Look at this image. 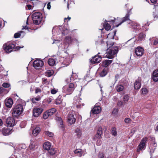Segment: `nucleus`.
<instances>
[{
  "label": "nucleus",
  "instance_id": "obj_1",
  "mask_svg": "<svg viewBox=\"0 0 158 158\" xmlns=\"http://www.w3.org/2000/svg\"><path fill=\"white\" fill-rule=\"evenodd\" d=\"M118 52V48L117 47H110L107 50L105 57L109 59H112L114 57V55Z\"/></svg>",
  "mask_w": 158,
  "mask_h": 158
},
{
  "label": "nucleus",
  "instance_id": "obj_2",
  "mask_svg": "<svg viewBox=\"0 0 158 158\" xmlns=\"http://www.w3.org/2000/svg\"><path fill=\"white\" fill-rule=\"evenodd\" d=\"M15 46L14 44H8L4 45L3 48L6 52L9 53L12 51H16L15 49L19 50L20 48H22L23 47V46H17L15 48Z\"/></svg>",
  "mask_w": 158,
  "mask_h": 158
},
{
  "label": "nucleus",
  "instance_id": "obj_3",
  "mask_svg": "<svg viewBox=\"0 0 158 158\" xmlns=\"http://www.w3.org/2000/svg\"><path fill=\"white\" fill-rule=\"evenodd\" d=\"M76 85L73 83L67 84L63 87L62 92L67 94H70L73 91Z\"/></svg>",
  "mask_w": 158,
  "mask_h": 158
},
{
  "label": "nucleus",
  "instance_id": "obj_4",
  "mask_svg": "<svg viewBox=\"0 0 158 158\" xmlns=\"http://www.w3.org/2000/svg\"><path fill=\"white\" fill-rule=\"evenodd\" d=\"M32 18L34 23L35 24H39L42 19V14L38 12L34 13L32 15Z\"/></svg>",
  "mask_w": 158,
  "mask_h": 158
},
{
  "label": "nucleus",
  "instance_id": "obj_5",
  "mask_svg": "<svg viewBox=\"0 0 158 158\" xmlns=\"http://www.w3.org/2000/svg\"><path fill=\"white\" fill-rule=\"evenodd\" d=\"M23 106L21 104H18L13 109L12 114L14 116L16 117L22 113L23 111Z\"/></svg>",
  "mask_w": 158,
  "mask_h": 158
},
{
  "label": "nucleus",
  "instance_id": "obj_6",
  "mask_svg": "<svg viewBox=\"0 0 158 158\" xmlns=\"http://www.w3.org/2000/svg\"><path fill=\"white\" fill-rule=\"evenodd\" d=\"M148 138L145 137L142 139L137 149V152H139L140 151L144 150L146 147V143L147 141Z\"/></svg>",
  "mask_w": 158,
  "mask_h": 158
},
{
  "label": "nucleus",
  "instance_id": "obj_7",
  "mask_svg": "<svg viewBox=\"0 0 158 158\" xmlns=\"http://www.w3.org/2000/svg\"><path fill=\"white\" fill-rule=\"evenodd\" d=\"M44 64L42 60H36L34 61L33 63V67L37 69H40Z\"/></svg>",
  "mask_w": 158,
  "mask_h": 158
},
{
  "label": "nucleus",
  "instance_id": "obj_8",
  "mask_svg": "<svg viewBox=\"0 0 158 158\" xmlns=\"http://www.w3.org/2000/svg\"><path fill=\"white\" fill-rule=\"evenodd\" d=\"M64 42L68 44L69 46V45L72 43H74L75 42L76 44H78V41L75 38L71 37L70 36H68L66 37Z\"/></svg>",
  "mask_w": 158,
  "mask_h": 158
},
{
  "label": "nucleus",
  "instance_id": "obj_9",
  "mask_svg": "<svg viewBox=\"0 0 158 158\" xmlns=\"http://www.w3.org/2000/svg\"><path fill=\"white\" fill-rule=\"evenodd\" d=\"M6 126L10 127L14 126L16 124L15 119L13 117H9L6 120Z\"/></svg>",
  "mask_w": 158,
  "mask_h": 158
},
{
  "label": "nucleus",
  "instance_id": "obj_10",
  "mask_svg": "<svg viewBox=\"0 0 158 158\" xmlns=\"http://www.w3.org/2000/svg\"><path fill=\"white\" fill-rule=\"evenodd\" d=\"M128 23L130 25L129 27L135 30H138L140 29V26L139 24L134 23L131 20H129Z\"/></svg>",
  "mask_w": 158,
  "mask_h": 158
},
{
  "label": "nucleus",
  "instance_id": "obj_11",
  "mask_svg": "<svg viewBox=\"0 0 158 158\" xmlns=\"http://www.w3.org/2000/svg\"><path fill=\"white\" fill-rule=\"evenodd\" d=\"M68 122L71 124L74 123L76 121V119L74 114L72 113L69 112L68 115Z\"/></svg>",
  "mask_w": 158,
  "mask_h": 158
},
{
  "label": "nucleus",
  "instance_id": "obj_12",
  "mask_svg": "<svg viewBox=\"0 0 158 158\" xmlns=\"http://www.w3.org/2000/svg\"><path fill=\"white\" fill-rule=\"evenodd\" d=\"M1 131L3 135H7L10 134L13 131L12 129L8 128V127H4L2 128Z\"/></svg>",
  "mask_w": 158,
  "mask_h": 158
},
{
  "label": "nucleus",
  "instance_id": "obj_13",
  "mask_svg": "<svg viewBox=\"0 0 158 158\" xmlns=\"http://www.w3.org/2000/svg\"><path fill=\"white\" fill-rule=\"evenodd\" d=\"M152 142L151 144L150 145V151L151 152H154L155 150L156 149V147L157 146V144L156 142L155 141V138L152 137Z\"/></svg>",
  "mask_w": 158,
  "mask_h": 158
},
{
  "label": "nucleus",
  "instance_id": "obj_14",
  "mask_svg": "<svg viewBox=\"0 0 158 158\" xmlns=\"http://www.w3.org/2000/svg\"><path fill=\"white\" fill-rule=\"evenodd\" d=\"M141 78L140 77H139L136 80L134 84V87L135 89H139L140 88L141 86Z\"/></svg>",
  "mask_w": 158,
  "mask_h": 158
},
{
  "label": "nucleus",
  "instance_id": "obj_15",
  "mask_svg": "<svg viewBox=\"0 0 158 158\" xmlns=\"http://www.w3.org/2000/svg\"><path fill=\"white\" fill-rule=\"evenodd\" d=\"M60 57L57 56L55 59L53 58H50L48 61V63L49 65L52 66L55 65L56 63L58 62V60L59 59Z\"/></svg>",
  "mask_w": 158,
  "mask_h": 158
},
{
  "label": "nucleus",
  "instance_id": "obj_16",
  "mask_svg": "<svg viewBox=\"0 0 158 158\" xmlns=\"http://www.w3.org/2000/svg\"><path fill=\"white\" fill-rule=\"evenodd\" d=\"M43 110L41 108H36L34 109L33 111L34 116L35 117H38L42 112Z\"/></svg>",
  "mask_w": 158,
  "mask_h": 158
},
{
  "label": "nucleus",
  "instance_id": "obj_17",
  "mask_svg": "<svg viewBox=\"0 0 158 158\" xmlns=\"http://www.w3.org/2000/svg\"><path fill=\"white\" fill-rule=\"evenodd\" d=\"M81 98H80L77 96L75 97L74 98V101L73 102V104L76 105V107L77 108H79L80 107L81 105L80 102H81Z\"/></svg>",
  "mask_w": 158,
  "mask_h": 158
},
{
  "label": "nucleus",
  "instance_id": "obj_18",
  "mask_svg": "<svg viewBox=\"0 0 158 158\" xmlns=\"http://www.w3.org/2000/svg\"><path fill=\"white\" fill-rule=\"evenodd\" d=\"M101 56L98 55H96L94 57L92 58L90 61L91 63L93 64L98 63L101 61Z\"/></svg>",
  "mask_w": 158,
  "mask_h": 158
},
{
  "label": "nucleus",
  "instance_id": "obj_19",
  "mask_svg": "<svg viewBox=\"0 0 158 158\" xmlns=\"http://www.w3.org/2000/svg\"><path fill=\"white\" fill-rule=\"evenodd\" d=\"M136 55L138 56H141L143 52V49L141 47H139L135 50Z\"/></svg>",
  "mask_w": 158,
  "mask_h": 158
},
{
  "label": "nucleus",
  "instance_id": "obj_20",
  "mask_svg": "<svg viewBox=\"0 0 158 158\" xmlns=\"http://www.w3.org/2000/svg\"><path fill=\"white\" fill-rule=\"evenodd\" d=\"M150 44H152L155 46H156L158 45V38L156 37H152L150 38L149 39Z\"/></svg>",
  "mask_w": 158,
  "mask_h": 158
},
{
  "label": "nucleus",
  "instance_id": "obj_21",
  "mask_svg": "<svg viewBox=\"0 0 158 158\" xmlns=\"http://www.w3.org/2000/svg\"><path fill=\"white\" fill-rule=\"evenodd\" d=\"M131 13L130 12H128L126 15V16L122 18V22L119 24L117 25H115V26L114 25V27H118L119 25L121 24L122 23L125 22V21L128 20L129 19V17Z\"/></svg>",
  "mask_w": 158,
  "mask_h": 158
},
{
  "label": "nucleus",
  "instance_id": "obj_22",
  "mask_svg": "<svg viewBox=\"0 0 158 158\" xmlns=\"http://www.w3.org/2000/svg\"><path fill=\"white\" fill-rule=\"evenodd\" d=\"M5 102L6 107L9 108L11 107L13 104V101L12 99L10 98H6Z\"/></svg>",
  "mask_w": 158,
  "mask_h": 158
},
{
  "label": "nucleus",
  "instance_id": "obj_23",
  "mask_svg": "<svg viewBox=\"0 0 158 158\" xmlns=\"http://www.w3.org/2000/svg\"><path fill=\"white\" fill-rule=\"evenodd\" d=\"M101 108L99 106H95L91 110V112L93 114H98L101 111Z\"/></svg>",
  "mask_w": 158,
  "mask_h": 158
},
{
  "label": "nucleus",
  "instance_id": "obj_24",
  "mask_svg": "<svg viewBox=\"0 0 158 158\" xmlns=\"http://www.w3.org/2000/svg\"><path fill=\"white\" fill-rule=\"evenodd\" d=\"M152 79L155 82L158 81V69L155 70L153 73Z\"/></svg>",
  "mask_w": 158,
  "mask_h": 158
},
{
  "label": "nucleus",
  "instance_id": "obj_25",
  "mask_svg": "<svg viewBox=\"0 0 158 158\" xmlns=\"http://www.w3.org/2000/svg\"><path fill=\"white\" fill-rule=\"evenodd\" d=\"M68 47V45L64 42L63 43L60 44V45L58 46V48L60 50L63 51L65 49H67Z\"/></svg>",
  "mask_w": 158,
  "mask_h": 158
},
{
  "label": "nucleus",
  "instance_id": "obj_26",
  "mask_svg": "<svg viewBox=\"0 0 158 158\" xmlns=\"http://www.w3.org/2000/svg\"><path fill=\"white\" fill-rule=\"evenodd\" d=\"M56 152V150L54 148H52L49 149L48 152L50 156H49V158H54L56 156L55 154Z\"/></svg>",
  "mask_w": 158,
  "mask_h": 158
},
{
  "label": "nucleus",
  "instance_id": "obj_27",
  "mask_svg": "<svg viewBox=\"0 0 158 158\" xmlns=\"http://www.w3.org/2000/svg\"><path fill=\"white\" fill-rule=\"evenodd\" d=\"M36 142L35 140H31V143L29 146L30 149L32 151H34L35 147Z\"/></svg>",
  "mask_w": 158,
  "mask_h": 158
},
{
  "label": "nucleus",
  "instance_id": "obj_28",
  "mask_svg": "<svg viewBox=\"0 0 158 158\" xmlns=\"http://www.w3.org/2000/svg\"><path fill=\"white\" fill-rule=\"evenodd\" d=\"M51 144L50 142H45L43 145V148L45 150H48L50 149Z\"/></svg>",
  "mask_w": 158,
  "mask_h": 158
},
{
  "label": "nucleus",
  "instance_id": "obj_29",
  "mask_svg": "<svg viewBox=\"0 0 158 158\" xmlns=\"http://www.w3.org/2000/svg\"><path fill=\"white\" fill-rule=\"evenodd\" d=\"M74 133L75 135L78 138H80L82 135V132L81 129L78 128H77L74 130Z\"/></svg>",
  "mask_w": 158,
  "mask_h": 158
},
{
  "label": "nucleus",
  "instance_id": "obj_30",
  "mask_svg": "<svg viewBox=\"0 0 158 158\" xmlns=\"http://www.w3.org/2000/svg\"><path fill=\"white\" fill-rule=\"evenodd\" d=\"M40 129L38 126L36 127L33 130L32 134L34 136H36L40 132Z\"/></svg>",
  "mask_w": 158,
  "mask_h": 158
},
{
  "label": "nucleus",
  "instance_id": "obj_31",
  "mask_svg": "<svg viewBox=\"0 0 158 158\" xmlns=\"http://www.w3.org/2000/svg\"><path fill=\"white\" fill-rule=\"evenodd\" d=\"M102 133V128L101 127H99L98 128L97 134L95 136L96 137L98 138H100Z\"/></svg>",
  "mask_w": 158,
  "mask_h": 158
},
{
  "label": "nucleus",
  "instance_id": "obj_32",
  "mask_svg": "<svg viewBox=\"0 0 158 158\" xmlns=\"http://www.w3.org/2000/svg\"><path fill=\"white\" fill-rule=\"evenodd\" d=\"M107 68H105L99 74L100 76L102 77H104L107 74Z\"/></svg>",
  "mask_w": 158,
  "mask_h": 158
},
{
  "label": "nucleus",
  "instance_id": "obj_33",
  "mask_svg": "<svg viewBox=\"0 0 158 158\" xmlns=\"http://www.w3.org/2000/svg\"><path fill=\"white\" fill-rule=\"evenodd\" d=\"M74 152L75 154H77V156L79 157L82 156V154L83 153V151L81 149H78L75 150Z\"/></svg>",
  "mask_w": 158,
  "mask_h": 158
},
{
  "label": "nucleus",
  "instance_id": "obj_34",
  "mask_svg": "<svg viewBox=\"0 0 158 158\" xmlns=\"http://www.w3.org/2000/svg\"><path fill=\"white\" fill-rule=\"evenodd\" d=\"M56 119L60 123V125L59 127L60 128H64V126H63V123L61 118L60 117H56Z\"/></svg>",
  "mask_w": 158,
  "mask_h": 158
},
{
  "label": "nucleus",
  "instance_id": "obj_35",
  "mask_svg": "<svg viewBox=\"0 0 158 158\" xmlns=\"http://www.w3.org/2000/svg\"><path fill=\"white\" fill-rule=\"evenodd\" d=\"M145 35L143 32L140 33L138 35V40H142L145 38Z\"/></svg>",
  "mask_w": 158,
  "mask_h": 158
},
{
  "label": "nucleus",
  "instance_id": "obj_36",
  "mask_svg": "<svg viewBox=\"0 0 158 158\" xmlns=\"http://www.w3.org/2000/svg\"><path fill=\"white\" fill-rule=\"evenodd\" d=\"M112 62V60H106L102 63V65L106 68L107 66L109 65Z\"/></svg>",
  "mask_w": 158,
  "mask_h": 158
},
{
  "label": "nucleus",
  "instance_id": "obj_37",
  "mask_svg": "<svg viewBox=\"0 0 158 158\" xmlns=\"http://www.w3.org/2000/svg\"><path fill=\"white\" fill-rule=\"evenodd\" d=\"M115 89L118 92H120L123 91L124 89V87L121 84H118L116 86Z\"/></svg>",
  "mask_w": 158,
  "mask_h": 158
},
{
  "label": "nucleus",
  "instance_id": "obj_38",
  "mask_svg": "<svg viewBox=\"0 0 158 158\" xmlns=\"http://www.w3.org/2000/svg\"><path fill=\"white\" fill-rule=\"evenodd\" d=\"M56 111V109L55 108H53L48 110L46 111L50 116L52 115Z\"/></svg>",
  "mask_w": 158,
  "mask_h": 158
},
{
  "label": "nucleus",
  "instance_id": "obj_39",
  "mask_svg": "<svg viewBox=\"0 0 158 158\" xmlns=\"http://www.w3.org/2000/svg\"><path fill=\"white\" fill-rule=\"evenodd\" d=\"M22 34L23 36L24 35V32L22 31H20L19 32L16 33L14 35V37L15 38L19 37Z\"/></svg>",
  "mask_w": 158,
  "mask_h": 158
},
{
  "label": "nucleus",
  "instance_id": "obj_40",
  "mask_svg": "<svg viewBox=\"0 0 158 158\" xmlns=\"http://www.w3.org/2000/svg\"><path fill=\"white\" fill-rule=\"evenodd\" d=\"M111 132L113 135L114 136H116L117 134V132L116 128L115 127H112L111 130Z\"/></svg>",
  "mask_w": 158,
  "mask_h": 158
},
{
  "label": "nucleus",
  "instance_id": "obj_41",
  "mask_svg": "<svg viewBox=\"0 0 158 158\" xmlns=\"http://www.w3.org/2000/svg\"><path fill=\"white\" fill-rule=\"evenodd\" d=\"M54 73L52 70H48L45 73V75L48 77H50Z\"/></svg>",
  "mask_w": 158,
  "mask_h": 158
},
{
  "label": "nucleus",
  "instance_id": "obj_42",
  "mask_svg": "<svg viewBox=\"0 0 158 158\" xmlns=\"http://www.w3.org/2000/svg\"><path fill=\"white\" fill-rule=\"evenodd\" d=\"M40 99V96H37L35 98H33L31 99V101L33 103H35L36 101H39Z\"/></svg>",
  "mask_w": 158,
  "mask_h": 158
},
{
  "label": "nucleus",
  "instance_id": "obj_43",
  "mask_svg": "<svg viewBox=\"0 0 158 158\" xmlns=\"http://www.w3.org/2000/svg\"><path fill=\"white\" fill-rule=\"evenodd\" d=\"M103 26L105 29L107 31L109 30L111 28L110 26L107 23V22L103 24Z\"/></svg>",
  "mask_w": 158,
  "mask_h": 158
},
{
  "label": "nucleus",
  "instance_id": "obj_44",
  "mask_svg": "<svg viewBox=\"0 0 158 158\" xmlns=\"http://www.w3.org/2000/svg\"><path fill=\"white\" fill-rule=\"evenodd\" d=\"M44 133L46 135H48L50 137H52L54 135V134L53 133L48 131H45Z\"/></svg>",
  "mask_w": 158,
  "mask_h": 158
},
{
  "label": "nucleus",
  "instance_id": "obj_45",
  "mask_svg": "<svg viewBox=\"0 0 158 158\" xmlns=\"http://www.w3.org/2000/svg\"><path fill=\"white\" fill-rule=\"evenodd\" d=\"M62 102V100L60 98L58 97L55 103L56 105H59L61 104Z\"/></svg>",
  "mask_w": 158,
  "mask_h": 158
},
{
  "label": "nucleus",
  "instance_id": "obj_46",
  "mask_svg": "<svg viewBox=\"0 0 158 158\" xmlns=\"http://www.w3.org/2000/svg\"><path fill=\"white\" fill-rule=\"evenodd\" d=\"M149 25V24L148 23V22H147V24L145 25V26H143L142 27V30L143 31H147L148 30V28L147 27Z\"/></svg>",
  "mask_w": 158,
  "mask_h": 158
},
{
  "label": "nucleus",
  "instance_id": "obj_47",
  "mask_svg": "<svg viewBox=\"0 0 158 158\" xmlns=\"http://www.w3.org/2000/svg\"><path fill=\"white\" fill-rule=\"evenodd\" d=\"M106 44L108 47L110 48V47H113L112 46L114 44V43L113 42H110L109 41H107Z\"/></svg>",
  "mask_w": 158,
  "mask_h": 158
},
{
  "label": "nucleus",
  "instance_id": "obj_48",
  "mask_svg": "<svg viewBox=\"0 0 158 158\" xmlns=\"http://www.w3.org/2000/svg\"><path fill=\"white\" fill-rule=\"evenodd\" d=\"M142 92L143 94H147L148 92L147 89L146 88H142L141 89Z\"/></svg>",
  "mask_w": 158,
  "mask_h": 158
},
{
  "label": "nucleus",
  "instance_id": "obj_49",
  "mask_svg": "<svg viewBox=\"0 0 158 158\" xmlns=\"http://www.w3.org/2000/svg\"><path fill=\"white\" fill-rule=\"evenodd\" d=\"M129 96L127 95H125L123 97V99L125 102H127L129 100Z\"/></svg>",
  "mask_w": 158,
  "mask_h": 158
},
{
  "label": "nucleus",
  "instance_id": "obj_50",
  "mask_svg": "<svg viewBox=\"0 0 158 158\" xmlns=\"http://www.w3.org/2000/svg\"><path fill=\"white\" fill-rule=\"evenodd\" d=\"M50 116L48 114L47 112V111L45 112L43 114V117L44 119H47L48 117Z\"/></svg>",
  "mask_w": 158,
  "mask_h": 158
},
{
  "label": "nucleus",
  "instance_id": "obj_51",
  "mask_svg": "<svg viewBox=\"0 0 158 158\" xmlns=\"http://www.w3.org/2000/svg\"><path fill=\"white\" fill-rule=\"evenodd\" d=\"M98 157L99 158H104V155L102 152H100L98 153Z\"/></svg>",
  "mask_w": 158,
  "mask_h": 158
},
{
  "label": "nucleus",
  "instance_id": "obj_52",
  "mask_svg": "<svg viewBox=\"0 0 158 158\" xmlns=\"http://www.w3.org/2000/svg\"><path fill=\"white\" fill-rule=\"evenodd\" d=\"M2 86L5 88H8L10 86V84L7 83H4L3 84Z\"/></svg>",
  "mask_w": 158,
  "mask_h": 158
},
{
  "label": "nucleus",
  "instance_id": "obj_53",
  "mask_svg": "<svg viewBox=\"0 0 158 158\" xmlns=\"http://www.w3.org/2000/svg\"><path fill=\"white\" fill-rule=\"evenodd\" d=\"M56 30V31H59V28L58 27H57L56 28H53L52 31V34H55V31Z\"/></svg>",
  "mask_w": 158,
  "mask_h": 158
},
{
  "label": "nucleus",
  "instance_id": "obj_54",
  "mask_svg": "<svg viewBox=\"0 0 158 158\" xmlns=\"http://www.w3.org/2000/svg\"><path fill=\"white\" fill-rule=\"evenodd\" d=\"M41 91V89L39 88H37L35 90V93L37 94L39 93H40Z\"/></svg>",
  "mask_w": 158,
  "mask_h": 158
},
{
  "label": "nucleus",
  "instance_id": "obj_55",
  "mask_svg": "<svg viewBox=\"0 0 158 158\" xmlns=\"http://www.w3.org/2000/svg\"><path fill=\"white\" fill-rule=\"evenodd\" d=\"M57 92V90L55 89H52L51 90V93L52 94H55Z\"/></svg>",
  "mask_w": 158,
  "mask_h": 158
},
{
  "label": "nucleus",
  "instance_id": "obj_56",
  "mask_svg": "<svg viewBox=\"0 0 158 158\" xmlns=\"http://www.w3.org/2000/svg\"><path fill=\"white\" fill-rule=\"evenodd\" d=\"M131 119L129 118H125L124 121L126 123H129L130 122Z\"/></svg>",
  "mask_w": 158,
  "mask_h": 158
},
{
  "label": "nucleus",
  "instance_id": "obj_57",
  "mask_svg": "<svg viewBox=\"0 0 158 158\" xmlns=\"http://www.w3.org/2000/svg\"><path fill=\"white\" fill-rule=\"evenodd\" d=\"M4 90V89L2 87H0V95L3 94V92Z\"/></svg>",
  "mask_w": 158,
  "mask_h": 158
},
{
  "label": "nucleus",
  "instance_id": "obj_58",
  "mask_svg": "<svg viewBox=\"0 0 158 158\" xmlns=\"http://www.w3.org/2000/svg\"><path fill=\"white\" fill-rule=\"evenodd\" d=\"M69 32V30L66 29V30L63 31L62 32V34H67V33H68Z\"/></svg>",
  "mask_w": 158,
  "mask_h": 158
},
{
  "label": "nucleus",
  "instance_id": "obj_59",
  "mask_svg": "<svg viewBox=\"0 0 158 158\" xmlns=\"http://www.w3.org/2000/svg\"><path fill=\"white\" fill-rule=\"evenodd\" d=\"M52 100V99L51 98H48L47 100V102L48 103H50Z\"/></svg>",
  "mask_w": 158,
  "mask_h": 158
},
{
  "label": "nucleus",
  "instance_id": "obj_60",
  "mask_svg": "<svg viewBox=\"0 0 158 158\" xmlns=\"http://www.w3.org/2000/svg\"><path fill=\"white\" fill-rule=\"evenodd\" d=\"M47 9H49V10L51 8V5H50V2H49L47 4Z\"/></svg>",
  "mask_w": 158,
  "mask_h": 158
},
{
  "label": "nucleus",
  "instance_id": "obj_61",
  "mask_svg": "<svg viewBox=\"0 0 158 158\" xmlns=\"http://www.w3.org/2000/svg\"><path fill=\"white\" fill-rule=\"evenodd\" d=\"M70 63V62L69 61V62L66 63L65 60H64L63 62V63L64 64V65H65L66 66H67V65H69V64Z\"/></svg>",
  "mask_w": 158,
  "mask_h": 158
},
{
  "label": "nucleus",
  "instance_id": "obj_62",
  "mask_svg": "<svg viewBox=\"0 0 158 158\" xmlns=\"http://www.w3.org/2000/svg\"><path fill=\"white\" fill-rule=\"evenodd\" d=\"M118 112V110L117 109H114L112 113L113 114H116V113Z\"/></svg>",
  "mask_w": 158,
  "mask_h": 158
},
{
  "label": "nucleus",
  "instance_id": "obj_63",
  "mask_svg": "<svg viewBox=\"0 0 158 158\" xmlns=\"http://www.w3.org/2000/svg\"><path fill=\"white\" fill-rule=\"evenodd\" d=\"M116 19H114V20H112L111 21H108V22H111L112 23H114L116 22Z\"/></svg>",
  "mask_w": 158,
  "mask_h": 158
},
{
  "label": "nucleus",
  "instance_id": "obj_64",
  "mask_svg": "<svg viewBox=\"0 0 158 158\" xmlns=\"http://www.w3.org/2000/svg\"><path fill=\"white\" fill-rule=\"evenodd\" d=\"M31 6L30 5H27L26 7H27L28 8V10H30L31 9Z\"/></svg>",
  "mask_w": 158,
  "mask_h": 158
}]
</instances>
